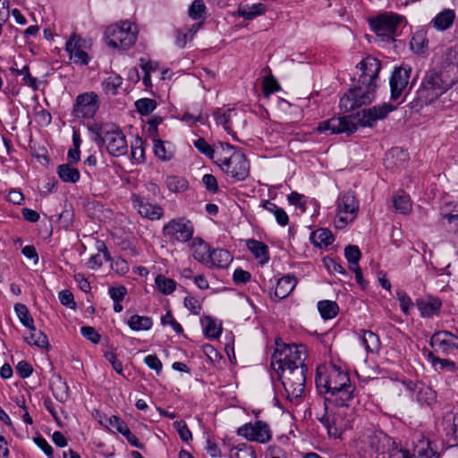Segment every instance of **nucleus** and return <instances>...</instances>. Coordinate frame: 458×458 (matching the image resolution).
Returning a JSON list of instances; mask_svg holds the SVG:
<instances>
[{"label": "nucleus", "mask_w": 458, "mask_h": 458, "mask_svg": "<svg viewBox=\"0 0 458 458\" xmlns=\"http://www.w3.org/2000/svg\"><path fill=\"white\" fill-rule=\"evenodd\" d=\"M360 339L368 352L377 353L380 350V340L377 335L370 330H360Z\"/></svg>", "instance_id": "obj_34"}, {"label": "nucleus", "mask_w": 458, "mask_h": 458, "mask_svg": "<svg viewBox=\"0 0 458 458\" xmlns=\"http://www.w3.org/2000/svg\"><path fill=\"white\" fill-rule=\"evenodd\" d=\"M310 241L319 248L327 247L333 243L334 236L328 229L320 228L311 233Z\"/></svg>", "instance_id": "obj_37"}, {"label": "nucleus", "mask_w": 458, "mask_h": 458, "mask_svg": "<svg viewBox=\"0 0 458 458\" xmlns=\"http://www.w3.org/2000/svg\"><path fill=\"white\" fill-rule=\"evenodd\" d=\"M442 95L443 94L439 92L437 87L436 89L434 87L427 85L425 81H422L419 89L417 90L416 102L417 105L421 106H427L431 104Z\"/></svg>", "instance_id": "obj_27"}, {"label": "nucleus", "mask_w": 458, "mask_h": 458, "mask_svg": "<svg viewBox=\"0 0 458 458\" xmlns=\"http://www.w3.org/2000/svg\"><path fill=\"white\" fill-rule=\"evenodd\" d=\"M57 174L60 179L64 182L75 183L80 180V172L70 164L58 165Z\"/></svg>", "instance_id": "obj_39"}, {"label": "nucleus", "mask_w": 458, "mask_h": 458, "mask_svg": "<svg viewBox=\"0 0 458 458\" xmlns=\"http://www.w3.org/2000/svg\"><path fill=\"white\" fill-rule=\"evenodd\" d=\"M308 356L307 349L302 344H287L276 342V349L271 357V366L276 374L287 369L306 367L304 361Z\"/></svg>", "instance_id": "obj_4"}, {"label": "nucleus", "mask_w": 458, "mask_h": 458, "mask_svg": "<svg viewBox=\"0 0 458 458\" xmlns=\"http://www.w3.org/2000/svg\"><path fill=\"white\" fill-rule=\"evenodd\" d=\"M220 334V327L214 320L208 318L205 325V335L210 338H217Z\"/></svg>", "instance_id": "obj_60"}, {"label": "nucleus", "mask_w": 458, "mask_h": 458, "mask_svg": "<svg viewBox=\"0 0 458 458\" xmlns=\"http://www.w3.org/2000/svg\"><path fill=\"white\" fill-rule=\"evenodd\" d=\"M307 367L287 369L277 374L284 389L286 399L299 404L304 398L306 391Z\"/></svg>", "instance_id": "obj_6"}, {"label": "nucleus", "mask_w": 458, "mask_h": 458, "mask_svg": "<svg viewBox=\"0 0 458 458\" xmlns=\"http://www.w3.org/2000/svg\"><path fill=\"white\" fill-rule=\"evenodd\" d=\"M59 301L64 306L72 310L76 309L73 294L69 290H63L59 293Z\"/></svg>", "instance_id": "obj_61"}, {"label": "nucleus", "mask_w": 458, "mask_h": 458, "mask_svg": "<svg viewBox=\"0 0 458 458\" xmlns=\"http://www.w3.org/2000/svg\"><path fill=\"white\" fill-rule=\"evenodd\" d=\"M135 106L140 114L147 115L157 107V102L151 98H140L135 102Z\"/></svg>", "instance_id": "obj_48"}, {"label": "nucleus", "mask_w": 458, "mask_h": 458, "mask_svg": "<svg viewBox=\"0 0 458 458\" xmlns=\"http://www.w3.org/2000/svg\"><path fill=\"white\" fill-rule=\"evenodd\" d=\"M99 107L98 96L95 92L80 94L73 106V114L78 118H92Z\"/></svg>", "instance_id": "obj_14"}, {"label": "nucleus", "mask_w": 458, "mask_h": 458, "mask_svg": "<svg viewBox=\"0 0 458 458\" xmlns=\"http://www.w3.org/2000/svg\"><path fill=\"white\" fill-rule=\"evenodd\" d=\"M422 81H425L427 85H430L436 89L437 87L439 92L442 94L446 92L454 84H455V82L453 81L452 79L448 78L445 73H443L437 69L428 71Z\"/></svg>", "instance_id": "obj_23"}, {"label": "nucleus", "mask_w": 458, "mask_h": 458, "mask_svg": "<svg viewBox=\"0 0 458 458\" xmlns=\"http://www.w3.org/2000/svg\"><path fill=\"white\" fill-rule=\"evenodd\" d=\"M266 6L261 3L253 4L251 5H241L238 7L237 13L245 20H253L266 13Z\"/></svg>", "instance_id": "obj_35"}, {"label": "nucleus", "mask_w": 458, "mask_h": 458, "mask_svg": "<svg viewBox=\"0 0 458 458\" xmlns=\"http://www.w3.org/2000/svg\"><path fill=\"white\" fill-rule=\"evenodd\" d=\"M429 345L434 352L449 355L458 350V337L446 330L437 331L431 335Z\"/></svg>", "instance_id": "obj_15"}, {"label": "nucleus", "mask_w": 458, "mask_h": 458, "mask_svg": "<svg viewBox=\"0 0 458 458\" xmlns=\"http://www.w3.org/2000/svg\"><path fill=\"white\" fill-rule=\"evenodd\" d=\"M224 446L228 448L230 458H256L254 448L248 444L242 443L230 448L225 444Z\"/></svg>", "instance_id": "obj_38"}, {"label": "nucleus", "mask_w": 458, "mask_h": 458, "mask_svg": "<svg viewBox=\"0 0 458 458\" xmlns=\"http://www.w3.org/2000/svg\"><path fill=\"white\" fill-rule=\"evenodd\" d=\"M357 68L360 71L359 75L360 81L364 83L377 84L378 73L381 70V64L379 60L373 56H367L363 58L358 64Z\"/></svg>", "instance_id": "obj_17"}, {"label": "nucleus", "mask_w": 458, "mask_h": 458, "mask_svg": "<svg viewBox=\"0 0 458 458\" xmlns=\"http://www.w3.org/2000/svg\"><path fill=\"white\" fill-rule=\"evenodd\" d=\"M411 68L398 67L393 72L390 79L391 98L395 100L403 93L409 83Z\"/></svg>", "instance_id": "obj_19"}, {"label": "nucleus", "mask_w": 458, "mask_h": 458, "mask_svg": "<svg viewBox=\"0 0 458 458\" xmlns=\"http://www.w3.org/2000/svg\"><path fill=\"white\" fill-rule=\"evenodd\" d=\"M280 89V86L273 76L265 77L263 80V92L264 95L268 97Z\"/></svg>", "instance_id": "obj_54"}, {"label": "nucleus", "mask_w": 458, "mask_h": 458, "mask_svg": "<svg viewBox=\"0 0 458 458\" xmlns=\"http://www.w3.org/2000/svg\"><path fill=\"white\" fill-rule=\"evenodd\" d=\"M92 134V140L98 146L105 145L107 152L114 157H121L127 153L126 137L120 127L114 123L102 121H93L87 124Z\"/></svg>", "instance_id": "obj_3"}, {"label": "nucleus", "mask_w": 458, "mask_h": 458, "mask_svg": "<svg viewBox=\"0 0 458 458\" xmlns=\"http://www.w3.org/2000/svg\"><path fill=\"white\" fill-rule=\"evenodd\" d=\"M165 182L168 190L173 192H183L189 187L188 181L177 175L167 176Z\"/></svg>", "instance_id": "obj_43"}, {"label": "nucleus", "mask_w": 458, "mask_h": 458, "mask_svg": "<svg viewBox=\"0 0 458 458\" xmlns=\"http://www.w3.org/2000/svg\"><path fill=\"white\" fill-rule=\"evenodd\" d=\"M455 20V12L452 9H444L432 20L433 27L439 31L450 29Z\"/></svg>", "instance_id": "obj_31"}, {"label": "nucleus", "mask_w": 458, "mask_h": 458, "mask_svg": "<svg viewBox=\"0 0 458 458\" xmlns=\"http://www.w3.org/2000/svg\"><path fill=\"white\" fill-rule=\"evenodd\" d=\"M108 293L114 302L122 301L127 294V288L123 285L109 287Z\"/></svg>", "instance_id": "obj_59"}, {"label": "nucleus", "mask_w": 458, "mask_h": 458, "mask_svg": "<svg viewBox=\"0 0 458 458\" xmlns=\"http://www.w3.org/2000/svg\"><path fill=\"white\" fill-rule=\"evenodd\" d=\"M403 19V16L395 13H385L371 19L369 25L379 41L391 43L394 41Z\"/></svg>", "instance_id": "obj_11"}, {"label": "nucleus", "mask_w": 458, "mask_h": 458, "mask_svg": "<svg viewBox=\"0 0 458 458\" xmlns=\"http://www.w3.org/2000/svg\"><path fill=\"white\" fill-rule=\"evenodd\" d=\"M287 199L291 205L295 206L296 208H301L302 211L306 209V202L304 200V196L296 191H293L287 197Z\"/></svg>", "instance_id": "obj_63"}, {"label": "nucleus", "mask_w": 458, "mask_h": 458, "mask_svg": "<svg viewBox=\"0 0 458 458\" xmlns=\"http://www.w3.org/2000/svg\"><path fill=\"white\" fill-rule=\"evenodd\" d=\"M393 205L401 214H408L411 210V201L408 195H398L393 198Z\"/></svg>", "instance_id": "obj_46"}, {"label": "nucleus", "mask_w": 458, "mask_h": 458, "mask_svg": "<svg viewBox=\"0 0 458 458\" xmlns=\"http://www.w3.org/2000/svg\"><path fill=\"white\" fill-rule=\"evenodd\" d=\"M81 334L89 341L93 344H98L101 339V335L95 330L94 327L84 326L81 328Z\"/></svg>", "instance_id": "obj_58"}, {"label": "nucleus", "mask_w": 458, "mask_h": 458, "mask_svg": "<svg viewBox=\"0 0 458 458\" xmlns=\"http://www.w3.org/2000/svg\"><path fill=\"white\" fill-rule=\"evenodd\" d=\"M81 38L76 34H72L66 42L65 49L69 53L70 59L78 64H88L89 55L81 49Z\"/></svg>", "instance_id": "obj_25"}, {"label": "nucleus", "mask_w": 458, "mask_h": 458, "mask_svg": "<svg viewBox=\"0 0 458 458\" xmlns=\"http://www.w3.org/2000/svg\"><path fill=\"white\" fill-rule=\"evenodd\" d=\"M195 148L203 155L210 159H215L216 152L203 138H199L194 141Z\"/></svg>", "instance_id": "obj_50"}, {"label": "nucleus", "mask_w": 458, "mask_h": 458, "mask_svg": "<svg viewBox=\"0 0 458 458\" xmlns=\"http://www.w3.org/2000/svg\"><path fill=\"white\" fill-rule=\"evenodd\" d=\"M132 206L139 214L150 220L160 219L163 216V208L158 205H152L144 198L137 194L131 196Z\"/></svg>", "instance_id": "obj_20"}, {"label": "nucleus", "mask_w": 458, "mask_h": 458, "mask_svg": "<svg viewBox=\"0 0 458 458\" xmlns=\"http://www.w3.org/2000/svg\"><path fill=\"white\" fill-rule=\"evenodd\" d=\"M155 285L162 294L169 295L174 292L176 282L172 278L159 274L155 278Z\"/></svg>", "instance_id": "obj_40"}, {"label": "nucleus", "mask_w": 458, "mask_h": 458, "mask_svg": "<svg viewBox=\"0 0 458 458\" xmlns=\"http://www.w3.org/2000/svg\"><path fill=\"white\" fill-rule=\"evenodd\" d=\"M184 306L193 314H199L201 310L200 302L193 296H186L184 299Z\"/></svg>", "instance_id": "obj_64"}, {"label": "nucleus", "mask_w": 458, "mask_h": 458, "mask_svg": "<svg viewBox=\"0 0 458 458\" xmlns=\"http://www.w3.org/2000/svg\"><path fill=\"white\" fill-rule=\"evenodd\" d=\"M353 403L345 404H329L325 406V414L318 418L323 426L327 428L330 437L338 438L343 432L351 427L353 420Z\"/></svg>", "instance_id": "obj_5"}, {"label": "nucleus", "mask_w": 458, "mask_h": 458, "mask_svg": "<svg viewBox=\"0 0 458 458\" xmlns=\"http://www.w3.org/2000/svg\"><path fill=\"white\" fill-rule=\"evenodd\" d=\"M189 247L192 252V257L197 261L206 265L210 253L209 245L200 238H192L189 243Z\"/></svg>", "instance_id": "obj_30"}, {"label": "nucleus", "mask_w": 458, "mask_h": 458, "mask_svg": "<svg viewBox=\"0 0 458 458\" xmlns=\"http://www.w3.org/2000/svg\"><path fill=\"white\" fill-rule=\"evenodd\" d=\"M266 458H290V456L283 447L270 445L266 453Z\"/></svg>", "instance_id": "obj_62"}, {"label": "nucleus", "mask_w": 458, "mask_h": 458, "mask_svg": "<svg viewBox=\"0 0 458 458\" xmlns=\"http://www.w3.org/2000/svg\"><path fill=\"white\" fill-rule=\"evenodd\" d=\"M206 11V5L202 0H194L190 6L189 15L194 20H198L202 17Z\"/></svg>", "instance_id": "obj_53"}, {"label": "nucleus", "mask_w": 458, "mask_h": 458, "mask_svg": "<svg viewBox=\"0 0 458 458\" xmlns=\"http://www.w3.org/2000/svg\"><path fill=\"white\" fill-rule=\"evenodd\" d=\"M14 310L19 318L21 323L26 327L27 328L32 327L34 326L33 318L30 316L28 308L26 305L21 303H16L14 305Z\"/></svg>", "instance_id": "obj_45"}, {"label": "nucleus", "mask_w": 458, "mask_h": 458, "mask_svg": "<svg viewBox=\"0 0 458 458\" xmlns=\"http://www.w3.org/2000/svg\"><path fill=\"white\" fill-rule=\"evenodd\" d=\"M440 307L441 302L438 300L420 301L419 303V309L422 317H432L439 310Z\"/></svg>", "instance_id": "obj_47"}, {"label": "nucleus", "mask_w": 458, "mask_h": 458, "mask_svg": "<svg viewBox=\"0 0 458 458\" xmlns=\"http://www.w3.org/2000/svg\"><path fill=\"white\" fill-rule=\"evenodd\" d=\"M28 329L30 330V334L24 336L25 342L30 345H35L41 349L48 347V339L42 331L37 330L35 326H32V327H29Z\"/></svg>", "instance_id": "obj_36"}, {"label": "nucleus", "mask_w": 458, "mask_h": 458, "mask_svg": "<svg viewBox=\"0 0 458 458\" xmlns=\"http://www.w3.org/2000/svg\"><path fill=\"white\" fill-rule=\"evenodd\" d=\"M16 73L23 76V81L26 85L37 89V79L32 77L30 72L28 65L23 66L21 69L16 70Z\"/></svg>", "instance_id": "obj_57"}, {"label": "nucleus", "mask_w": 458, "mask_h": 458, "mask_svg": "<svg viewBox=\"0 0 458 458\" xmlns=\"http://www.w3.org/2000/svg\"><path fill=\"white\" fill-rule=\"evenodd\" d=\"M344 255L351 267L359 266L360 250L358 246L348 245L344 250Z\"/></svg>", "instance_id": "obj_49"}, {"label": "nucleus", "mask_w": 458, "mask_h": 458, "mask_svg": "<svg viewBox=\"0 0 458 458\" xmlns=\"http://www.w3.org/2000/svg\"><path fill=\"white\" fill-rule=\"evenodd\" d=\"M122 84L123 78L117 74L110 75L102 82L104 91L113 96L117 94L118 89Z\"/></svg>", "instance_id": "obj_44"}, {"label": "nucleus", "mask_w": 458, "mask_h": 458, "mask_svg": "<svg viewBox=\"0 0 458 458\" xmlns=\"http://www.w3.org/2000/svg\"><path fill=\"white\" fill-rule=\"evenodd\" d=\"M412 455L417 458H438L439 454L433 443L421 432L412 437Z\"/></svg>", "instance_id": "obj_18"}, {"label": "nucleus", "mask_w": 458, "mask_h": 458, "mask_svg": "<svg viewBox=\"0 0 458 458\" xmlns=\"http://www.w3.org/2000/svg\"><path fill=\"white\" fill-rule=\"evenodd\" d=\"M223 150L230 153L229 157H216L215 163L219 165L223 172L236 181H242L249 175L250 166L243 153L233 151L230 144L222 146Z\"/></svg>", "instance_id": "obj_7"}, {"label": "nucleus", "mask_w": 458, "mask_h": 458, "mask_svg": "<svg viewBox=\"0 0 458 458\" xmlns=\"http://www.w3.org/2000/svg\"><path fill=\"white\" fill-rule=\"evenodd\" d=\"M439 71L445 73L455 83L458 81V52L454 48H447L440 62Z\"/></svg>", "instance_id": "obj_21"}, {"label": "nucleus", "mask_w": 458, "mask_h": 458, "mask_svg": "<svg viewBox=\"0 0 458 458\" xmlns=\"http://www.w3.org/2000/svg\"><path fill=\"white\" fill-rule=\"evenodd\" d=\"M193 232L192 223L184 217L172 219L163 227L165 236L181 242L192 239Z\"/></svg>", "instance_id": "obj_13"}, {"label": "nucleus", "mask_w": 458, "mask_h": 458, "mask_svg": "<svg viewBox=\"0 0 458 458\" xmlns=\"http://www.w3.org/2000/svg\"><path fill=\"white\" fill-rule=\"evenodd\" d=\"M297 279L291 275H285L279 278L275 288V297L278 300L286 298L295 288Z\"/></svg>", "instance_id": "obj_28"}, {"label": "nucleus", "mask_w": 458, "mask_h": 458, "mask_svg": "<svg viewBox=\"0 0 458 458\" xmlns=\"http://www.w3.org/2000/svg\"><path fill=\"white\" fill-rule=\"evenodd\" d=\"M261 206L265 210L274 215L279 225L286 226L289 224V216L287 213L276 203L271 202L270 200H264L262 201Z\"/></svg>", "instance_id": "obj_33"}, {"label": "nucleus", "mask_w": 458, "mask_h": 458, "mask_svg": "<svg viewBox=\"0 0 458 458\" xmlns=\"http://www.w3.org/2000/svg\"><path fill=\"white\" fill-rule=\"evenodd\" d=\"M107 421V427L110 430L118 432L122 435H123L129 429L127 424L120 417L114 415L111 416Z\"/></svg>", "instance_id": "obj_51"}, {"label": "nucleus", "mask_w": 458, "mask_h": 458, "mask_svg": "<svg viewBox=\"0 0 458 458\" xmlns=\"http://www.w3.org/2000/svg\"><path fill=\"white\" fill-rule=\"evenodd\" d=\"M240 115L241 113H238L233 109L218 108L214 112V117L216 124L222 125L228 133H232L233 126L240 123Z\"/></svg>", "instance_id": "obj_24"}, {"label": "nucleus", "mask_w": 458, "mask_h": 458, "mask_svg": "<svg viewBox=\"0 0 458 458\" xmlns=\"http://www.w3.org/2000/svg\"><path fill=\"white\" fill-rule=\"evenodd\" d=\"M173 425L182 441H189L191 439V432L184 420L174 421Z\"/></svg>", "instance_id": "obj_55"}, {"label": "nucleus", "mask_w": 458, "mask_h": 458, "mask_svg": "<svg viewBox=\"0 0 458 458\" xmlns=\"http://www.w3.org/2000/svg\"><path fill=\"white\" fill-rule=\"evenodd\" d=\"M316 384L318 389H324L325 394H328L326 402L329 404L354 403L357 397L356 387L351 383L349 374L336 365L318 367Z\"/></svg>", "instance_id": "obj_1"}, {"label": "nucleus", "mask_w": 458, "mask_h": 458, "mask_svg": "<svg viewBox=\"0 0 458 458\" xmlns=\"http://www.w3.org/2000/svg\"><path fill=\"white\" fill-rule=\"evenodd\" d=\"M428 41L423 34L417 33L415 34L411 41V47L412 50L416 53H422L426 48H428Z\"/></svg>", "instance_id": "obj_52"}, {"label": "nucleus", "mask_w": 458, "mask_h": 458, "mask_svg": "<svg viewBox=\"0 0 458 458\" xmlns=\"http://www.w3.org/2000/svg\"><path fill=\"white\" fill-rule=\"evenodd\" d=\"M318 310L324 319H331L338 314L339 307L335 301L325 300L318 302Z\"/></svg>", "instance_id": "obj_41"}, {"label": "nucleus", "mask_w": 458, "mask_h": 458, "mask_svg": "<svg viewBox=\"0 0 458 458\" xmlns=\"http://www.w3.org/2000/svg\"><path fill=\"white\" fill-rule=\"evenodd\" d=\"M233 257L225 249H216L210 251L206 266L209 268H226L232 262Z\"/></svg>", "instance_id": "obj_26"}, {"label": "nucleus", "mask_w": 458, "mask_h": 458, "mask_svg": "<svg viewBox=\"0 0 458 458\" xmlns=\"http://www.w3.org/2000/svg\"><path fill=\"white\" fill-rule=\"evenodd\" d=\"M423 353L436 370L454 372L458 369V367L454 361L448 359L439 358L436 356L432 351L425 349Z\"/></svg>", "instance_id": "obj_29"}, {"label": "nucleus", "mask_w": 458, "mask_h": 458, "mask_svg": "<svg viewBox=\"0 0 458 458\" xmlns=\"http://www.w3.org/2000/svg\"><path fill=\"white\" fill-rule=\"evenodd\" d=\"M336 203L335 224L337 228H344L356 218L359 201L352 191H347L339 196Z\"/></svg>", "instance_id": "obj_12"}, {"label": "nucleus", "mask_w": 458, "mask_h": 458, "mask_svg": "<svg viewBox=\"0 0 458 458\" xmlns=\"http://www.w3.org/2000/svg\"><path fill=\"white\" fill-rule=\"evenodd\" d=\"M105 38L109 47L125 50L135 44L137 31L132 29V24L130 21H124L108 26L105 30Z\"/></svg>", "instance_id": "obj_10"}, {"label": "nucleus", "mask_w": 458, "mask_h": 458, "mask_svg": "<svg viewBox=\"0 0 458 458\" xmlns=\"http://www.w3.org/2000/svg\"><path fill=\"white\" fill-rule=\"evenodd\" d=\"M237 434L250 441L259 443L268 442L271 434L268 425L266 422L258 420L254 423H247L237 429Z\"/></svg>", "instance_id": "obj_16"}, {"label": "nucleus", "mask_w": 458, "mask_h": 458, "mask_svg": "<svg viewBox=\"0 0 458 458\" xmlns=\"http://www.w3.org/2000/svg\"><path fill=\"white\" fill-rule=\"evenodd\" d=\"M127 324L134 331L148 330L152 327L151 318L145 316L132 315Z\"/></svg>", "instance_id": "obj_42"}, {"label": "nucleus", "mask_w": 458, "mask_h": 458, "mask_svg": "<svg viewBox=\"0 0 458 458\" xmlns=\"http://www.w3.org/2000/svg\"><path fill=\"white\" fill-rule=\"evenodd\" d=\"M391 438L383 434L369 432L358 442L357 448L361 458H387L391 450L386 447L391 445Z\"/></svg>", "instance_id": "obj_9"}, {"label": "nucleus", "mask_w": 458, "mask_h": 458, "mask_svg": "<svg viewBox=\"0 0 458 458\" xmlns=\"http://www.w3.org/2000/svg\"><path fill=\"white\" fill-rule=\"evenodd\" d=\"M153 149L155 155L162 160H169L172 157L171 153L166 151L165 144L161 140H153Z\"/></svg>", "instance_id": "obj_56"}, {"label": "nucleus", "mask_w": 458, "mask_h": 458, "mask_svg": "<svg viewBox=\"0 0 458 458\" xmlns=\"http://www.w3.org/2000/svg\"><path fill=\"white\" fill-rule=\"evenodd\" d=\"M395 108V106L389 103L364 108L356 114V123L352 122L351 116L332 117L319 123L317 131L327 134H351L356 131L357 125L370 128L375 126L377 121L385 119Z\"/></svg>", "instance_id": "obj_2"}, {"label": "nucleus", "mask_w": 458, "mask_h": 458, "mask_svg": "<svg viewBox=\"0 0 458 458\" xmlns=\"http://www.w3.org/2000/svg\"><path fill=\"white\" fill-rule=\"evenodd\" d=\"M377 87V84L369 82L362 84L358 79L357 83L341 98L339 107L344 112H350L370 104L375 98Z\"/></svg>", "instance_id": "obj_8"}, {"label": "nucleus", "mask_w": 458, "mask_h": 458, "mask_svg": "<svg viewBox=\"0 0 458 458\" xmlns=\"http://www.w3.org/2000/svg\"><path fill=\"white\" fill-rule=\"evenodd\" d=\"M414 394L415 400L420 407L431 409L437 403V392L422 382L415 384Z\"/></svg>", "instance_id": "obj_22"}, {"label": "nucleus", "mask_w": 458, "mask_h": 458, "mask_svg": "<svg viewBox=\"0 0 458 458\" xmlns=\"http://www.w3.org/2000/svg\"><path fill=\"white\" fill-rule=\"evenodd\" d=\"M246 245L249 250L255 256V258L260 259V263L262 265L268 262V247L264 242L250 239L247 241Z\"/></svg>", "instance_id": "obj_32"}]
</instances>
